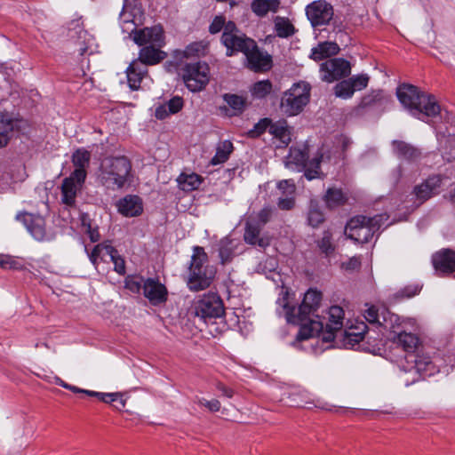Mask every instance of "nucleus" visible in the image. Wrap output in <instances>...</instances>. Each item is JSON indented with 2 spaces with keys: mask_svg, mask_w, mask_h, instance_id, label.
<instances>
[{
  "mask_svg": "<svg viewBox=\"0 0 455 455\" xmlns=\"http://www.w3.org/2000/svg\"><path fill=\"white\" fill-rule=\"evenodd\" d=\"M321 301L322 293L309 289L304 294L301 304L297 307L290 304L288 291L282 292V297L278 299L277 303L283 308L286 321L300 326L296 336L297 340L308 339L323 331L324 325L316 315Z\"/></svg>",
  "mask_w": 455,
  "mask_h": 455,
  "instance_id": "nucleus-1",
  "label": "nucleus"
},
{
  "mask_svg": "<svg viewBox=\"0 0 455 455\" xmlns=\"http://www.w3.org/2000/svg\"><path fill=\"white\" fill-rule=\"evenodd\" d=\"M396 96L404 108L419 120L427 121L441 113V107L435 96L425 93L415 85L400 84L396 89Z\"/></svg>",
  "mask_w": 455,
  "mask_h": 455,
  "instance_id": "nucleus-2",
  "label": "nucleus"
},
{
  "mask_svg": "<svg viewBox=\"0 0 455 455\" xmlns=\"http://www.w3.org/2000/svg\"><path fill=\"white\" fill-rule=\"evenodd\" d=\"M216 275L214 267L208 263L204 249L194 246L193 254L188 267L187 286L191 291H204L211 286Z\"/></svg>",
  "mask_w": 455,
  "mask_h": 455,
  "instance_id": "nucleus-3",
  "label": "nucleus"
},
{
  "mask_svg": "<svg viewBox=\"0 0 455 455\" xmlns=\"http://www.w3.org/2000/svg\"><path fill=\"white\" fill-rule=\"evenodd\" d=\"M131 171L132 164L127 157H108L100 164L98 180L107 189H121L128 181Z\"/></svg>",
  "mask_w": 455,
  "mask_h": 455,
  "instance_id": "nucleus-4",
  "label": "nucleus"
},
{
  "mask_svg": "<svg viewBox=\"0 0 455 455\" xmlns=\"http://www.w3.org/2000/svg\"><path fill=\"white\" fill-rule=\"evenodd\" d=\"M308 155L305 149L299 148H291L289 155L286 156L285 165L291 169H298L299 171L305 169V177L311 180L319 178L320 164L325 159H330L329 151L324 146H322L315 157L307 162Z\"/></svg>",
  "mask_w": 455,
  "mask_h": 455,
  "instance_id": "nucleus-5",
  "label": "nucleus"
},
{
  "mask_svg": "<svg viewBox=\"0 0 455 455\" xmlns=\"http://www.w3.org/2000/svg\"><path fill=\"white\" fill-rule=\"evenodd\" d=\"M383 222V215L373 217L357 215L351 218L346 225L347 236L358 243H366L379 231Z\"/></svg>",
  "mask_w": 455,
  "mask_h": 455,
  "instance_id": "nucleus-6",
  "label": "nucleus"
},
{
  "mask_svg": "<svg viewBox=\"0 0 455 455\" xmlns=\"http://www.w3.org/2000/svg\"><path fill=\"white\" fill-rule=\"evenodd\" d=\"M187 88L193 92L204 90L210 80V68L207 63L202 61L183 63L178 71Z\"/></svg>",
  "mask_w": 455,
  "mask_h": 455,
  "instance_id": "nucleus-7",
  "label": "nucleus"
},
{
  "mask_svg": "<svg viewBox=\"0 0 455 455\" xmlns=\"http://www.w3.org/2000/svg\"><path fill=\"white\" fill-rule=\"evenodd\" d=\"M311 87L309 84L300 81L287 90L281 100V108L288 116L299 114L309 102Z\"/></svg>",
  "mask_w": 455,
  "mask_h": 455,
  "instance_id": "nucleus-8",
  "label": "nucleus"
},
{
  "mask_svg": "<svg viewBox=\"0 0 455 455\" xmlns=\"http://www.w3.org/2000/svg\"><path fill=\"white\" fill-rule=\"evenodd\" d=\"M196 316L206 319L218 318L224 314V305L221 298L213 292L204 294L194 306Z\"/></svg>",
  "mask_w": 455,
  "mask_h": 455,
  "instance_id": "nucleus-9",
  "label": "nucleus"
},
{
  "mask_svg": "<svg viewBox=\"0 0 455 455\" xmlns=\"http://www.w3.org/2000/svg\"><path fill=\"white\" fill-rule=\"evenodd\" d=\"M15 219L25 226L36 241L45 242L53 238V235L46 229L45 220L42 216L20 212L17 213Z\"/></svg>",
  "mask_w": 455,
  "mask_h": 455,
  "instance_id": "nucleus-10",
  "label": "nucleus"
},
{
  "mask_svg": "<svg viewBox=\"0 0 455 455\" xmlns=\"http://www.w3.org/2000/svg\"><path fill=\"white\" fill-rule=\"evenodd\" d=\"M305 11L313 28L328 25L334 16L333 6L325 0H316L308 4Z\"/></svg>",
  "mask_w": 455,
  "mask_h": 455,
  "instance_id": "nucleus-11",
  "label": "nucleus"
},
{
  "mask_svg": "<svg viewBox=\"0 0 455 455\" xmlns=\"http://www.w3.org/2000/svg\"><path fill=\"white\" fill-rule=\"evenodd\" d=\"M349 61L342 58L330 59L321 64L320 73L323 81L332 83L350 75Z\"/></svg>",
  "mask_w": 455,
  "mask_h": 455,
  "instance_id": "nucleus-12",
  "label": "nucleus"
},
{
  "mask_svg": "<svg viewBox=\"0 0 455 455\" xmlns=\"http://www.w3.org/2000/svg\"><path fill=\"white\" fill-rule=\"evenodd\" d=\"M205 44L203 42H194L188 44L185 50H176L172 55V59L165 62L164 67L169 73L178 71L183 63H188L191 58H197L204 54Z\"/></svg>",
  "mask_w": 455,
  "mask_h": 455,
  "instance_id": "nucleus-13",
  "label": "nucleus"
},
{
  "mask_svg": "<svg viewBox=\"0 0 455 455\" xmlns=\"http://www.w3.org/2000/svg\"><path fill=\"white\" fill-rule=\"evenodd\" d=\"M243 55L245 56L244 65L251 71L266 72L272 68V56L260 50L254 40Z\"/></svg>",
  "mask_w": 455,
  "mask_h": 455,
  "instance_id": "nucleus-14",
  "label": "nucleus"
},
{
  "mask_svg": "<svg viewBox=\"0 0 455 455\" xmlns=\"http://www.w3.org/2000/svg\"><path fill=\"white\" fill-rule=\"evenodd\" d=\"M131 36H132L135 44L140 46L149 44L150 46L154 45L161 48L164 45V32L161 26L134 29Z\"/></svg>",
  "mask_w": 455,
  "mask_h": 455,
  "instance_id": "nucleus-15",
  "label": "nucleus"
},
{
  "mask_svg": "<svg viewBox=\"0 0 455 455\" xmlns=\"http://www.w3.org/2000/svg\"><path fill=\"white\" fill-rule=\"evenodd\" d=\"M343 320L344 310L341 307L332 306L329 308V320L325 324V330L323 329L320 331L323 342L330 343L335 339L339 333H343Z\"/></svg>",
  "mask_w": 455,
  "mask_h": 455,
  "instance_id": "nucleus-16",
  "label": "nucleus"
},
{
  "mask_svg": "<svg viewBox=\"0 0 455 455\" xmlns=\"http://www.w3.org/2000/svg\"><path fill=\"white\" fill-rule=\"evenodd\" d=\"M143 294L149 302L157 306L167 300L168 291L166 287L158 279L148 278L143 283Z\"/></svg>",
  "mask_w": 455,
  "mask_h": 455,
  "instance_id": "nucleus-17",
  "label": "nucleus"
},
{
  "mask_svg": "<svg viewBox=\"0 0 455 455\" xmlns=\"http://www.w3.org/2000/svg\"><path fill=\"white\" fill-rule=\"evenodd\" d=\"M253 39L246 36L245 34L240 33L234 36H221V43L226 47V55L230 57L237 52L244 54L251 44H252Z\"/></svg>",
  "mask_w": 455,
  "mask_h": 455,
  "instance_id": "nucleus-18",
  "label": "nucleus"
},
{
  "mask_svg": "<svg viewBox=\"0 0 455 455\" xmlns=\"http://www.w3.org/2000/svg\"><path fill=\"white\" fill-rule=\"evenodd\" d=\"M382 336L393 337L403 330L400 317L388 309L381 308V320L378 327Z\"/></svg>",
  "mask_w": 455,
  "mask_h": 455,
  "instance_id": "nucleus-19",
  "label": "nucleus"
},
{
  "mask_svg": "<svg viewBox=\"0 0 455 455\" xmlns=\"http://www.w3.org/2000/svg\"><path fill=\"white\" fill-rule=\"evenodd\" d=\"M435 269L442 274H451L455 272V251L451 249H442L432 257Z\"/></svg>",
  "mask_w": 455,
  "mask_h": 455,
  "instance_id": "nucleus-20",
  "label": "nucleus"
},
{
  "mask_svg": "<svg viewBox=\"0 0 455 455\" xmlns=\"http://www.w3.org/2000/svg\"><path fill=\"white\" fill-rule=\"evenodd\" d=\"M91 153L85 148H78L72 155V164L75 170L72 172L73 177L77 178L78 181H84L87 176L86 169L90 164Z\"/></svg>",
  "mask_w": 455,
  "mask_h": 455,
  "instance_id": "nucleus-21",
  "label": "nucleus"
},
{
  "mask_svg": "<svg viewBox=\"0 0 455 455\" xmlns=\"http://www.w3.org/2000/svg\"><path fill=\"white\" fill-rule=\"evenodd\" d=\"M118 212L125 217H136L142 213V200L138 196L128 195L116 204Z\"/></svg>",
  "mask_w": 455,
  "mask_h": 455,
  "instance_id": "nucleus-22",
  "label": "nucleus"
},
{
  "mask_svg": "<svg viewBox=\"0 0 455 455\" xmlns=\"http://www.w3.org/2000/svg\"><path fill=\"white\" fill-rule=\"evenodd\" d=\"M84 181H78L77 178L70 174L63 180L61 184V201L69 207L76 204V192L81 188Z\"/></svg>",
  "mask_w": 455,
  "mask_h": 455,
  "instance_id": "nucleus-23",
  "label": "nucleus"
},
{
  "mask_svg": "<svg viewBox=\"0 0 455 455\" xmlns=\"http://www.w3.org/2000/svg\"><path fill=\"white\" fill-rule=\"evenodd\" d=\"M442 180L440 176L434 175L427 178L421 184L414 188L413 193L421 203L429 199L435 194V190L440 187Z\"/></svg>",
  "mask_w": 455,
  "mask_h": 455,
  "instance_id": "nucleus-24",
  "label": "nucleus"
},
{
  "mask_svg": "<svg viewBox=\"0 0 455 455\" xmlns=\"http://www.w3.org/2000/svg\"><path fill=\"white\" fill-rule=\"evenodd\" d=\"M147 74L148 68L141 61H132L126 69L129 87L133 91L138 90Z\"/></svg>",
  "mask_w": 455,
  "mask_h": 455,
  "instance_id": "nucleus-25",
  "label": "nucleus"
},
{
  "mask_svg": "<svg viewBox=\"0 0 455 455\" xmlns=\"http://www.w3.org/2000/svg\"><path fill=\"white\" fill-rule=\"evenodd\" d=\"M262 227L255 222L251 218L246 222L245 230L243 234L244 241L251 245H258L261 248H265L268 245V241L266 238L260 237L259 234Z\"/></svg>",
  "mask_w": 455,
  "mask_h": 455,
  "instance_id": "nucleus-26",
  "label": "nucleus"
},
{
  "mask_svg": "<svg viewBox=\"0 0 455 455\" xmlns=\"http://www.w3.org/2000/svg\"><path fill=\"white\" fill-rule=\"evenodd\" d=\"M269 133L279 140L281 145L278 147H287L291 140V128L284 119L276 122L271 120Z\"/></svg>",
  "mask_w": 455,
  "mask_h": 455,
  "instance_id": "nucleus-27",
  "label": "nucleus"
},
{
  "mask_svg": "<svg viewBox=\"0 0 455 455\" xmlns=\"http://www.w3.org/2000/svg\"><path fill=\"white\" fill-rule=\"evenodd\" d=\"M16 126L15 119L8 114L0 113V148L8 145Z\"/></svg>",
  "mask_w": 455,
  "mask_h": 455,
  "instance_id": "nucleus-28",
  "label": "nucleus"
},
{
  "mask_svg": "<svg viewBox=\"0 0 455 455\" xmlns=\"http://www.w3.org/2000/svg\"><path fill=\"white\" fill-rule=\"evenodd\" d=\"M166 52L161 51L156 46H144L140 49L139 58L135 61H141L145 67L148 65H156L166 57Z\"/></svg>",
  "mask_w": 455,
  "mask_h": 455,
  "instance_id": "nucleus-29",
  "label": "nucleus"
},
{
  "mask_svg": "<svg viewBox=\"0 0 455 455\" xmlns=\"http://www.w3.org/2000/svg\"><path fill=\"white\" fill-rule=\"evenodd\" d=\"M395 154L399 157L407 161H416L420 157V151L414 146L403 141L394 140L392 142Z\"/></svg>",
  "mask_w": 455,
  "mask_h": 455,
  "instance_id": "nucleus-30",
  "label": "nucleus"
},
{
  "mask_svg": "<svg viewBox=\"0 0 455 455\" xmlns=\"http://www.w3.org/2000/svg\"><path fill=\"white\" fill-rule=\"evenodd\" d=\"M280 6V0H252L251 4L252 12L260 18L267 16L268 12H277Z\"/></svg>",
  "mask_w": 455,
  "mask_h": 455,
  "instance_id": "nucleus-31",
  "label": "nucleus"
},
{
  "mask_svg": "<svg viewBox=\"0 0 455 455\" xmlns=\"http://www.w3.org/2000/svg\"><path fill=\"white\" fill-rule=\"evenodd\" d=\"M388 339L396 342L409 355H413L419 345V338L416 335L403 330L395 336L388 337Z\"/></svg>",
  "mask_w": 455,
  "mask_h": 455,
  "instance_id": "nucleus-32",
  "label": "nucleus"
},
{
  "mask_svg": "<svg viewBox=\"0 0 455 455\" xmlns=\"http://www.w3.org/2000/svg\"><path fill=\"white\" fill-rule=\"evenodd\" d=\"M274 31L280 38H289L297 32L296 28L287 17L275 16L273 19Z\"/></svg>",
  "mask_w": 455,
  "mask_h": 455,
  "instance_id": "nucleus-33",
  "label": "nucleus"
},
{
  "mask_svg": "<svg viewBox=\"0 0 455 455\" xmlns=\"http://www.w3.org/2000/svg\"><path fill=\"white\" fill-rule=\"evenodd\" d=\"M339 46L333 42H324L318 44L311 51L310 57L314 60H322L331 55H335L339 52Z\"/></svg>",
  "mask_w": 455,
  "mask_h": 455,
  "instance_id": "nucleus-34",
  "label": "nucleus"
},
{
  "mask_svg": "<svg viewBox=\"0 0 455 455\" xmlns=\"http://www.w3.org/2000/svg\"><path fill=\"white\" fill-rule=\"evenodd\" d=\"M234 150L230 140L220 141L216 147V154L211 160V164L218 165L226 163Z\"/></svg>",
  "mask_w": 455,
  "mask_h": 455,
  "instance_id": "nucleus-35",
  "label": "nucleus"
},
{
  "mask_svg": "<svg viewBox=\"0 0 455 455\" xmlns=\"http://www.w3.org/2000/svg\"><path fill=\"white\" fill-rule=\"evenodd\" d=\"M180 189L191 192L197 189L203 182V178L196 173H181L177 179Z\"/></svg>",
  "mask_w": 455,
  "mask_h": 455,
  "instance_id": "nucleus-36",
  "label": "nucleus"
},
{
  "mask_svg": "<svg viewBox=\"0 0 455 455\" xmlns=\"http://www.w3.org/2000/svg\"><path fill=\"white\" fill-rule=\"evenodd\" d=\"M410 357L413 358L411 361L414 363L417 371L420 374L431 376L436 371L430 357L419 355H410Z\"/></svg>",
  "mask_w": 455,
  "mask_h": 455,
  "instance_id": "nucleus-37",
  "label": "nucleus"
},
{
  "mask_svg": "<svg viewBox=\"0 0 455 455\" xmlns=\"http://www.w3.org/2000/svg\"><path fill=\"white\" fill-rule=\"evenodd\" d=\"M323 199L326 204V206L330 209H334L339 206H341L347 201V197L342 192V190L335 188H329L326 191Z\"/></svg>",
  "mask_w": 455,
  "mask_h": 455,
  "instance_id": "nucleus-38",
  "label": "nucleus"
},
{
  "mask_svg": "<svg viewBox=\"0 0 455 455\" xmlns=\"http://www.w3.org/2000/svg\"><path fill=\"white\" fill-rule=\"evenodd\" d=\"M307 220V224L312 228H318L325 220L323 211L315 201H310Z\"/></svg>",
  "mask_w": 455,
  "mask_h": 455,
  "instance_id": "nucleus-39",
  "label": "nucleus"
},
{
  "mask_svg": "<svg viewBox=\"0 0 455 455\" xmlns=\"http://www.w3.org/2000/svg\"><path fill=\"white\" fill-rule=\"evenodd\" d=\"M317 247L320 251L326 257L331 256L334 253L336 245L333 243L332 233L327 229L323 232V235L316 241Z\"/></svg>",
  "mask_w": 455,
  "mask_h": 455,
  "instance_id": "nucleus-40",
  "label": "nucleus"
},
{
  "mask_svg": "<svg viewBox=\"0 0 455 455\" xmlns=\"http://www.w3.org/2000/svg\"><path fill=\"white\" fill-rule=\"evenodd\" d=\"M218 246L219 256L220 258L221 264L229 262L235 253V247L233 245L232 240L228 237H224L220 241Z\"/></svg>",
  "mask_w": 455,
  "mask_h": 455,
  "instance_id": "nucleus-41",
  "label": "nucleus"
},
{
  "mask_svg": "<svg viewBox=\"0 0 455 455\" xmlns=\"http://www.w3.org/2000/svg\"><path fill=\"white\" fill-rule=\"evenodd\" d=\"M223 100L233 110V113L230 114V116H235L242 113L245 108V99L242 96L232 93H225L223 95Z\"/></svg>",
  "mask_w": 455,
  "mask_h": 455,
  "instance_id": "nucleus-42",
  "label": "nucleus"
},
{
  "mask_svg": "<svg viewBox=\"0 0 455 455\" xmlns=\"http://www.w3.org/2000/svg\"><path fill=\"white\" fill-rule=\"evenodd\" d=\"M272 91V84L269 80H262L255 83L251 89V95L258 99L265 98Z\"/></svg>",
  "mask_w": 455,
  "mask_h": 455,
  "instance_id": "nucleus-43",
  "label": "nucleus"
},
{
  "mask_svg": "<svg viewBox=\"0 0 455 455\" xmlns=\"http://www.w3.org/2000/svg\"><path fill=\"white\" fill-rule=\"evenodd\" d=\"M334 93L337 97L349 99L355 93L353 84L349 79L342 80L334 86Z\"/></svg>",
  "mask_w": 455,
  "mask_h": 455,
  "instance_id": "nucleus-44",
  "label": "nucleus"
},
{
  "mask_svg": "<svg viewBox=\"0 0 455 455\" xmlns=\"http://www.w3.org/2000/svg\"><path fill=\"white\" fill-rule=\"evenodd\" d=\"M367 328L368 327L363 323H362V327H357V329L360 330L358 332L354 331L353 328H350L348 331H344L343 332L346 338V344L351 346L358 344L361 340L363 339Z\"/></svg>",
  "mask_w": 455,
  "mask_h": 455,
  "instance_id": "nucleus-45",
  "label": "nucleus"
},
{
  "mask_svg": "<svg viewBox=\"0 0 455 455\" xmlns=\"http://www.w3.org/2000/svg\"><path fill=\"white\" fill-rule=\"evenodd\" d=\"M105 395L109 396L105 397V399L102 400L103 403L112 404L113 407L117 411H122L123 409H124L126 400L124 398V395L122 393H105Z\"/></svg>",
  "mask_w": 455,
  "mask_h": 455,
  "instance_id": "nucleus-46",
  "label": "nucleus"
},
{
  "mask_svg": "<svg viewBox=\"0 0 455 455\" xmlns=\"http://www.w3.org/2000/svg\"><path fill=\"white\" fill-rule=\"evenodd\" d=\"M365 320L372 326L378 329L381 320V310L379 311L374 306L369 307L363 314Z\"/></svg>",
  "mask_w": 455,
  "mask_h": 455,
  "instance_id": "nucleus-47",
  "label": "nucleus"
},
{
  "mask_svg": "<svg viewBox=\"0 0 455 455\" xmlns=\"http://www.w3.org/2000/svg\"><path fill=\"white\" fill-rule=\"evenodd\" d=\"M0 267L5 270H20L22 269L23 265L15 257L0 254Z\"/></svg>",
  "mask_w": 455,
  "mask_h": 455,
  "instance_id": "nucleus-48",
  "label": "nucleus"
},
{
  "mask_svg": "<svg viewBox=\"0 0 455 455\" xmlns=\"http://www.w3.org/2000/svg\"><path fill=\"white\" fill-rule=\"evenodd\" d=\"M270 125V118H262L253 126L251 130L249 131V136L251 138H257L263 134L267 130L269 131Z\"/></svg>",
  "mask_w": 455,
  "mask_h": 455,
  "instance_id": "nucleus-49",
  "label": "nucleus"
},
{
  "mask_svg": "<svg viewBox=\"0 0 455 455\" xmlns=\"http://www.w3.org/2000/svg\"><path fill=\"white\" fill-rule=\"evenodd\" d=\"M275 209L269 205L264 206L253 219L261 227L265 226L272 218Z\"/></svg>",
  "mask_w": 455,
  "mask_h": 455,
  "instance_id": "nucleus-50",
  "label": "nucleus"
},
{
  "mask_svg": "<svg viewBox=\"0 0 455 455\" xmlns=\"http://www.w3.org/2000/svg\"><path fill=\"white\" fill-rule=\"evenodd\" d=\"M369 79L370 77L366 74L354 76L349 78L350 82L353 84V89L355 92L366 88L369 83Z\"/></svg>",
  "mask_w": 455,
  "mask_h": 455,
  "instance_id": "nucleus-51",
  "label": "nucleus"
},
{
  "mask_svg": "<svg viewBox=\"0 0 455 455\" xmlns=\"http://www.w3.org/2000/svg\"><path fill=\"white\" fill-rule=\"evenodd\" d=\"M421 287L418 284H410L402 289L399 292H397L396 296L398 298H407L410 299L420 291Z\"/></svg>",
  "mask_w": 455,
  "mask_h": 455,
  "instance_id": "nucleus-52",
  "label": "nucleus"
},
{
  "mask_svg": "<svg viewBox=\"0 0 455 455\" xmlns=\"http://www.w3.org/2000/svg\"><path fill=\"white\" fill-rule=\"evenodd\" d=\"M164 105L167 106L168 113L176 114L183 108V100L181 97L175 96L168 100Z\"/></svg>",
  "mask_w": 455,
  "mask_h": 455,
  "instance_id": "nucleus-53",
  "label": "nucleus"
},
{
  "mask_svg": "<svg viewBox=\"0 0 455 455\" xmlns=\"http://www.w3.org/2000/svg\"><path fill=\"white\" fill-rule=\"evenodd\" d=\"M277 188L286 196H293L296 190V187L292 180H281L277 184Z\"/></svg>",
  "mask_w": 455,
  "mask_h": 455,
  "instance_id": "nucleus-54",
  "label": "nucleus"
},
{
  "mask_svg": "<svg viewBox=\"0 0 455 455\" xmlns=\"http://www.w3.org/2000/svg\"><path fill=\"white\" fill-rule=\"evenodd\" d=\"M225 17L220 15L216 16L209 26V32L211 34H217L224 29Z\"/></svg>",
  "mask_w": 455,
  "mask_h": 455,
  "instance_id": "nucleus-55",
  "label": "nucleus"
},
{
  "mask_svg": "<svg viewBox=\"0 0 455 455\" xmlns=\"http://www.w3.org/2000/svg\"><path fill=\"white\" fill-rule=\"evenodd\" d=\"M110 260L113 262L114 269L116 273L119 275L125 274V261L124 258L119 255L118 251L110 259Z\"/></svg>",
  "mask_w": 455,
  "mask_h": 455,
  "instance_id": "nucleus-56",
  "label": "nucleus"
},
{
  "mask_svg": "<svg viewBox=\"0 0 455 455\" xmlns=\"http://www.w3.org/2000/svg\"><path fill=\"white\" fill-rule=\"evenodd\" d=\"M197 403L206 407L210 411L216 412L220 410V403L217 399L208 401L204 398H198Z\"/></svg>",
  "mask_w": 455,
  "mask_h": 455,
  "instance_id": "nucleus-57",
  "label": "nucleus"
},
{
  "mask_svg": "<svg viewBox=\"0 0 455 455\" xmlns=\"http://www.w3.org/2000/svg\"><path fill=\"white\" fill-rule=\"evenodd\" d=\"M82 223L84 227H87V234L92 242L95 243L100 240V235L97 228H92L90 221L87 223V219L84 217L82 219Z\"/></svg>",
  "mask_w": 455,
  "mask_h": 455,
  "instance_id": "nucleus-58",
  "label": "nucleus"
},
{
  "mask_svg": "<svg viewBox=\"0 0 455 455\" xmlns=\"http://www.w3.org/2000/svg\"><path fill=\"white\" fill-rule=\"evenodd\" d=\"M295 205V199L292 196H287L284 198H279L277 202V206L279 209L283 211H290Z\"/></svg>",
  "mask_w": 455,
  "mask_h": 455,
  "instance_id": "nucleus-59",
  "label": "nucleus"
},
{
  "mask_svg": "<svg viewBox=\"0 0 455 455\" xmlns=\"http://www.w3.org/2000/svg\"><path fill=\"white\" fill-rule=\"evenodd\" d=\"M240 33H242V32L238 29V28L236 27V25L234 21H228V22L225 21L224 29H223V33H222L221 36H225L227 35L228 36H234L235 34H240Z\"/></svg>",
  "mask_w": 455,
  "mask_h": 455,
  "instance_id": "nucleus-60",
  "label": "nucleus"
},
{
  "mask_svg": "<svg viewBox=\"0 0 455 455\" xmlns=\"http://www.w3.org/2000/svg\"><path fill=\"white\" fill-rule=\"evenodd\" d=\"M101 253H102V244L99 243L94 246L93 250L89 254V259L93 265H95V266L97 265V260L99 258L102 259Z\"/></svg>",
  "mask_w": 455,
  "mask_h": 455,
  "instance_id": "nucleus-61",
  "label": "nucleus"
},
{
  "mask_svg": "<svg viewBox=\"0 0 455 455\" xmlns=\"http://www.w3.org/2000/svg\"><path fill=\"white\" fill-rule=\"evenodd\" d=\"M102 244V259L106 260L105 258L108 257L109 259L113 258L114 255L117 252V250L113 247L111 244L101 243Z\"/></svg>",
  "mask_w": 455,
  "mask_h": 455,
  "instance_id": "nucleus-62",
  "label": "nucleus"
},
{
  "mask_svg": "<svg viewBox=\"0 0 455 455\" xmlns=\"http://www.w3.org/2000/svg\"><path fill=\"white\" fill-rule=\"evenodd\" d=\"M171 113H168L167 106L164 104L159 105L156 108L155 116L157 119L163 120L168 117Z\"/></svg>",
  "mask_w": 455,
  "mask_h": 455,
  "instance_id": "nucleus-63",
  "label": "nucleus"
},
{
  "mask_svg": "<svg viewBox=\"0 0 455 455\" xmlns=\"http://www.w3.org/2000/svg\"><path fill=\"white\" fill-rule=\"evenodd\" d=\"M217 389L222 393V395H224V396H226L228 398H232L233 395H234L233 389L226 387L222 383H218L217 384Z\"/></svg>",
  "mask_w": 455,
  "mask_h": 455,
  "instance_id": "nucleus-64",
  "label": "nucleus"
}]
</instances>
